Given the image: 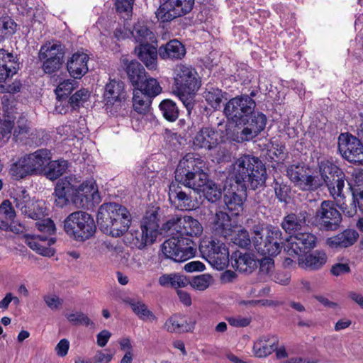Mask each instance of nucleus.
<instances>
[{"label": "nucleus", "instance_id": "obj_32", "mask_svg": "<svg viewBox=\"0 0 363 363\" xmlns=\"http://www.w3.org/2000/svg\"><path fill=\"white\" fill-rule=\"evenodd\" d=\"M278 337L274 335H264L257 340L253 345L252 353L259 358L266 357L272 354L278 345Z\"/></svg>", "mask_w": 363, "mask_h": 363}, {"label": "nucleus", "instance_id": "obj_20", "mask_svg": "<svg viewBox=\"0 0 363 363\" xmlns=\"http://www.w3.org/2000/svg\"><path fill=\"white\" fill-rule=\"evenodd\" d=\"M338 149L342 156L349 162L363 165V145L357 138L347 133L340 134Z\"/></svg>", "mask_w": 363, "mask_h": 363}, {"label": "nucleus", "instance_id": "obj_30", "mask_svg": "<svg viewBox=\"0 0 363 363\" xmlns=\"http://www.w3.org/2000/svg\"><path fill=\"white\" fill-rule=\"evenodd\" d=\"M327 255L323 251L316 250L310 254H303L300 257L293 259L298 265L305 269L316 270L321 268L327 262Z\"/></svg>", "mask_w": 363, "mask_h": 363}, {"label": "nucleus", "instance_id": "obj_60", "mask_svg": "<svg viewBox=\"0 0 363 363\" xmlns=\"http://www.w3.org/2000/svg\"><path fill=\"white\" fill-rule=\"evenodd\" d=\"M274 191L277 197L281 202H286L290 191L289 187L284 184L275 183Z\"/></svg>", "mask_w": 363, "mask_h": 363}, {"label": "nucleus", "instance_id": "obj_3", "mask_svg": "<svg viewBox=\"0 0 363 363\" xmlns=\"http://www.w3.org/2000/svg\"><path fill=\"white\" fill-rule=\"evenodd\" d=\"M96 220L102 232L117 238L128 230L131 216L125 207L116 203H106L99 207Z\"/></svg>", "mask_w": 363, "mask_h": 363}, {"label": "nucleus", "instance_id": "obj_26", "mask_svg": "<svg viewBox=\"0 0 363 363\" xmlns=\"http://www.w3.org/2000/svg\"><path fill=\"white\" fill-rule=\"evenodd\" d=\"M169 199L172 205L181 211H191L199 206V203L196 199H192L174 184L169 186Z\"/></svg>", "mask_w": 363, "mask_h": 363}, {"label": "nucleus", "instance_id": "obj_14", "mask_svg": "<svg viewBox=\"0 0 363 363\" xmlns=\"http://www.w3.org/2000/svg\"><path fill=\"white\" fill-rule=\"evenodd\" d=\"M255 108V101L247 95H242L229 100L225 104L224 113L229 120L241 124L245 122L248 115L252 113Z\"/></svg>", "mask_w": 363, "mask_h": 363}, {"label": "nucleus", "instance_id": "obj_39", "mask_svg": "<svg viewBox=\"0 0 363 363\" xmlns=\"http://www.w3.org/2000/svg\"><path fill=\"white\" fill-rule=\"evenodd\" d=\"M163 329L171 333H182L191 331L193 327L182 315L174 314L166 320Z\"/></svg>", "mask_w": 363, "mask_h": 363}, {"label": "nucleus", "instance_id": "obj_6", "mask_svg": "<svg viewBox=\"0 0 363 363\" xmlns=\"http://www.w3.org/2000/svg\"><path fill=\"white\" fill-rule=\"evenodd\" d=\"M252 242L256 250L268 256H276L284 247L282 242V233L277 228L273 226L263 227L255 225L252 230Z\"/></svg>", "mask_w": 363, "mask_h": 363}, {"label": "nucleus", "instance_id": "obj_42", "mask_svg": "<svg viewBox=\"0 0 363 363\" xmlns=\"http://www.w3.org/2000/svg\"><path fill=\"white\" fill-rule=\"evenodd\" d=\"M126 72L134 88L139 86L146 77L144 67L137 61H131L128 63L126 67Z\"/></svg>", "mask_w": 363, "mask_h": 363}, {"label": "nucleus", "instance_id": "obj_19", "mask_svg": "<svg viewBox=\"0 0 363 363\" xmlns=\"http://www.w3.org/2000/svg\"><path fill=\"white\" fill-rule=\"evenodd\" d=\"M341 220L340 213L330 201H323L315 215L316 225L327 230H336Z\"/></svg>", "mask_w": 363, "mask_h": 363}, {"label": "nucleus", "instance_id": "obj_45", "mask_svg": "<svg viewBox=\"0 0 363 363\" xmlns=\"http://www.w3.org/2000/svg\"><path fill=\"white\" fill-rule=\"evenodd\" d=\"M10 174L15 179H21L28 175H33L25 156L19 158L10 168Z\"/></svg>", "mask_w": 363, "mask_h": 363}, {"label": "nucleus", "instance_id": "obj_41", "mask_svg": "<svg viewBox=\"0 0 363 363\" xmlns=\"http://www.w3.org/2000/svg\"><path fill=\"white\" fill-rule=\"evenodd\" d=\"M224 202L233 215L238 216L242 211L243 197L233 189H224Z\"/></svg>", "mask_w": 363, "mask_h": 363}, {"label": "nucleus", "instance_id": "obj_37", "mask_svg": "<svg viewBox=\"0 0 363 363\" xmlns=\"http://www.w3.org/2000/svg\"><path fill=\"white\" fill-rule=\"evenodd\" d=\"M201 184L200 186L191 188L198 192H202L204 197L212 203L216 202L221 198V187L214 182L208 179L207 174H206V179Z\"/></svg>", "mask_w": 363, "mask_h": 363}, {"label": "nucleus", "instance_id": "obj_35", "mask_svg": "<svg viewBox=\"0 0 363 363\" xmlns=\"http://www.w3.org/2000/svg\"><path fill=\"white\" fill-rule=\"evenodd\" d=\"M131 36L135 42L139 44L138 46L157 43L155 34L143 21H138L135 24L131 30Z\"/></svg>", "mask_w": 363, "mask_h": 363}, {"label": "nucleus", "instance_id": "obj_28", "mask_svg": "<svg viewBox=\"0 0 363 363\" xmlns=\"http://www.w3.org/2000/svg\"><path fill=\"white\" fill-rule=\"evenodd\" d=\"M237 225L236 222L230 218L226 213L219 211L214 217L211 228L216 234L226 239L232 235V232Z\"/></svg>", "mask_w": 363, "mask_h": 363}, {"label": "nucleus", "instance_id": "obj_18", "mask_svg": "<svg viewBox=\"0 0 363 363\" xmlns=\"http://www.w3.org/2000/svg\"><path fill=\"white\" fill-rule=\"evenodd\" d=\"M286 174L289 179L301 190H315L322 186L320 179L312 176L309 169L303 164L289 166Z\"/></svg>", "mask_w": 363, "mask_h": 363}, {"label": "nucleus", "instance_id": "obj_52", "mask_svg": "<svg viewBox=\"0 0 363 363\" xmlns=\"http://www.w3.org/2000/svg\"><path fill=\"white\" fill-rule=\"evenodd\" d=\"M77 82L74 79L64 80L55 89L57 98L60 101L67 97L77 86Z\"/></svg>", "mask_w": 363, "mask_h": 363}, {"label": "nucleus", "instance_id": "obj_15", "mask_svg": "<svg viewBox=\"0 0 363 363\" xmlns=\"http://www.w3.org/2000/svg\"><path fill=\"white\" fill-rule=\"evenodd\" d=\"M16 207L22 214L32 219L39 218L43 215L46 208L43 201H34L23 187H17L12 193Z\"/></svg>", "mask_w": 363, "mask_h": 363}, {"label": "nucleus", "instance_id": "obj_24", "mask_svg": "<svg viewBox=\"0 0 363 363\" xmlns=\"http://www.w3.org/2000/svg\"><path fill=\"white\" fill-rule=\"evenodd\" d=\"M25 157L33 175H45L48 164L52 159V153L47 149H40Z\"/></svg>", "mask_w": 363, "mask_h": 363}, {"label": "nucleus", "instance_id": "obj_57", "mask_svg": "<svg viewBox=\"0 0 363 363\" xmlns=\"http://www.w3.org/2000/svg\"><path fill=\"white\" fill-rule=\"evenodd\" d=\"M18 69V62L10 61L8 67L0 65V82H4L6 79L13 77Z\"/></svg>", "mask_w": 363, "mask_h": 363}, {"label": "nucleus", "instance_id": "obj_55", "mask_svg": "<svg viewBox=\"0 0 363 363\" xmlns=\"http://www.w3.org/2000/svg\"><path fill=\"white\" fill-rule=\"evenodd\" d=\"M43 299L46 306L52 311L59 310L63 303V299L53 293L45 294Z\"/></svg>", "mask_w": 363, "mask_h": 363}, {"label": "nucleus", "instance_id": "obj_25", "mask_svg": "<svg viewBox=\"0 0 363 363\" xmlns=\"http://www.w3.org/2000/svg\"><path fill=\"white\" fill-rule=\"evenodd\" d=\"M359 234L353 229H346L335 235L328 238L326 245L333 250H341L353 245L358 240Z\"/></svg>", "mask_w": 363, "mask_h": 363}, {"label": "nucleus", "instance_id": "obj_62", "mask_svg": "<svg viewBox=\"0 0 363 363\" xmlns=\"http://www.w3.org/2000/svg\"><path fill=\"white\" fill-rule=\"evenodd\" d=\"M0 213L4 214L6 218L12 220L16 216L11 203L9 200L4 201L0 206Z\"/></svg>", "mask_w": 363, "mask_h": 363}, {"label": "nucleus", "instance_id": "obj_1", "mask_svg": "<svg viewBox=\"0 0 363 363\" xmlns=\"http://www.w3.org/2000/svg\"><path fill=\"white\" fill-rule=\"evenodd\" d=\"M55 203L62 208L72 201L77 207H84L90 202L100 201L99 190L94 179L81 182L75 175L66 177L56 184L55 188Z\"/></svg>", "mask_w": 363, "mask_h": 363}, {"label": "nucleus", "instance_id": "obj_9", "mask_svg": "<svg viewBox=\"0 0 363 363\" xmlns=\"http://www.w3.org/2000/svg\"><path fill=\"white\" fill-rule=\"evenodd\" d=\"M318 169L321 177L320 181L322 184H326L331 196L334 199L341 198L345 186L342 171L332 161L325 158L318 162Z\"/></svg>", "mask_w": 363, "mask_h": 363}, {"label": "nucleus", "instance_id": "obj_56", "mask_svg": "<svg viewBox=\"0 0 363 363\" xmlns=\"http://www.w3.org/2000/svg\"><path fill=\"white\" fill-rule=\"evenodd\" d=\"M134 1L135 0H116L115 6L117 12L123 17L130 16L132 14Z\"/></svg>", "mask_w": 363, "mask_h": 363}, {"label": "nucleus", "instance_id": "obj_17", "mask_svg": "<svg viewBox=\"0 0 363 363\" xmlns=\"http://www.w3.org/2000/svg\"><path fill=\"white\" fill-rule=\"evenodd\" d=\"M194 4L195 0H166L160 6L155 14L159 21L169 22L190 13Z\"/></svg>", "mask_w": 363, "mask_h": 363}, {"label": "nucleus", "instance_id": "obj_48", "mask_svg": "<svg viewBox=\"0 0 363 363\" xmlns=\"http://www.w3.org/2000/svg\"><path fill=\"white\" fill-rule=\"evenodd\" d=\"M136 88L141 89V91H143V93L150 97H155L162 91V87L158 81L152 77H145L143 82H141Z\"/></svg>", "mask_w": 363, "mask_h": 363}, {"label": "nucleus", "instance_id": "obj_4", "mask_svg": "<svg viewBox=\"0 0 363 363\" xmlns=\"http://www.w3.org/2000/svg\"><path fill=\"white\" fill-rule=\"evenodd\" d=\"M173 79L174 93L188 108L192 96L201 86L197 72L191 66L178 64L173 69Z\"/></svg>", "mask_w": 363, "mask_h": 363}, {"label": "nucleus", "instance_id": "obj_63", "mask_svg": "<svg viewBox=\"0 0 363 363\" xmlns=\"http://www.w3.org/2000/svg\"><path fill=\"white\" fill-rule=\"evenodd\" d=\"M69 349V342L68 340L64 338L60 340L55 347V351L57 356L60 357H65Z\"/></svg>", "mask_w": 363, "mask_h": 363}, {"label": "nucleus", "instance_id": "obj_34", "mask_svg": "<svg viewBox=\"0 0 363 363\" xmlns=\"http://www.w3.org/2000/svg\"><path fill=\"white\" fill-rule=\"evenodd\" d=\"M348 184L352 193L353 202L363 213V169L354 170L352 179Z\"/></svg>", "mask_w": 363, "mask_h": 363}, {"label": "nucleus", "instance_id": "obj_21", "mask_svg": "<svg viewBox=\"0 0 363 363\" xmlns=\"http://www.w3.org/2000/svg\"><path fill=\"white\" fill-rule=\"evenodd\" d=\"M224 133L211 126H203L192 135V145L194 149L211 150L223 140Z\"/></svg>", "mask_w": 363, "mask_h": 363}, {"label": "nucleus", "instance_id": "obj_8", "mask_svg": "<svg viewBox=\"0 0 363 363\" xmlns=\"http://www.w3.org/2000/svg\"><path fill=\"white\" fill-rule=\"evenodd\" d=\"M199 251L202 257L217 270H223L229 264V250L223 242L217 239L202 240Z\"/></svg>", "mask_w": 363, "mask_h": 363}, {"label": "nucleus", "instance_id": "obj_43", "mask_svg": "<svg viewBox=\"0 0 363 363\" xmlns=\"http://www.w3.org/2000/svg\"><path fill=\"white\" fill-rule=\"evenodd\" d=\"M150 96L143 93L141 89L134 88L133 97L134 110L139 114H146L150 109Z\"/></svg>", "mask_w": 363, "mask_h": 363}, {"label": "nucleus", "instance_id": "obj_59", "mask_svg": "<svg viewBox=\"0 0 363 363\" xmlns=\"http://www.w3.org/2000/svg\"><path fill=\"white\" fill-rule=\"evenodd\" d=\"M89 96V92L85 89L77 91L69 99V102L73 107L79 106L81 104L86 101Z\"/></svg>", "mask_w": 363, "mask_h": 363}, {"label": "nucleus", "instance_id": "obj_23", "mask_svg": "<svg viewBox=\"0 0 363 363\" xmlns=\"http://www.w3.org/2000/svg\"><path fill=\"white\" fill-rule=\"evenodd\" d=\"M24 238L25 242L28 246L40 255L51 257L55 253V249L52 247V245H53L56 241L54 238H48L39 235L28 234L25 235Z\"/></svg>", "mask_w": 363, "mask_h": 363}, {"label": "nucleus", "instance_id": "obj_33", "mask_svg": "<svg viewBox=\"0 0 363 363\" xmlns=\"http://www.w3.org/2000/svg\"><path fill=\"white\" fill-rule=\"evenodd\" d=\"M135 50L139 59L148 69H156L157 67V55L159 54L157 50V43L138 46Z\"/></svg>", "mask_w": 363, "mask_h": 363}, {"label": "nucleus", "instance_id": "obj_16", "mask_svg": "<svg viewBox=\"0 0 363 363\" xmlns=\"http://www.w3.org/2000/svg\"><path fill=\"white\" fill-rule=\"evenodd\" d=\"M167 231L177 232L180 236L199 237L203 233V226L191 216H174L168 220L163 227Z\"/></svg>", "mask_w": 363, "mask_h": 363}, {"label": "nucleus", "instance_id": "obj_10", "mask_svg": "<svg viewBox=\"0 0 363 363\" xmlns=\"http://www.w3.org/2000/svg\"><path fill=\"white\" fill-rule=\"evenodd\" d=\"M317 238L311 233H296L286 240L284 244V250L287 255L284 264L289 265L293 259L300 257L303 254L307 253L316 245Z\"/></svg>", "mask_w": 363, "mask_h": 363}, {"label": "nucleus", "instance_id": "obj_54", "mask_svg": "<svg viewBox=\"0 0 363 363\" xmlns=\"http://www.w3.org/2000/svg\"><path fill=\"white\" fill-rule=\"evenodd\" d=\"M45 211L43 215L39 218H37L35 225L40 232L46 233L49 235H52L55 233L56 228L54 222L49 218H43L45 216Z\"/></svg>", "mask_w": 363, "mask_h": 363}, {"label": "nucleus", "instance_id": "obj_13", "mask_svg": "<svg viewBox=\"0 0 363 363\" xmlns=\"http://www.w3.org/2000/svg\"><path fill=\"white\" fill-rule=\"evenodd\" d=\"M64 50L57 41H49L41 46L38 58L42 62V69L45 74L58 71L63 64Z\"/></svg>", "mask_w": 363, "mask_h": 363}, {"label": "nucleus", "instance_id": "obj_49", "mask_svg": "<svg viewBox=\"0 0 363 363\" xmlns=\"http://www.w3.org/2000/svg\"><path fill=\"white\" fill-rule=\"evenodd\" d=\"M203 97L212 108L216 109L220 107L223 95L220 89L209 87L203 93Z\"/></svg>", "mask_w": 363, "mask_h": 363}, {"label": "nucleus", "instance_id": "obj_38", "mask_svg": "<svg viewBox=\"0 0 363 363\" xmlns=\"http://www.w3.org/2000/svg\"><path fill=\"white\" fill-rule=\"evenodd\" d=\"M230 263L234 269L242 272H251L256 264L255 259L250 254L240 251L232 255Z\"/></svg>", "mask_w": 363, "mask_h": 363}, {"label": "nucleus", "instance_id": "obj_31", "mask_svg": "<svg viewBox=\"0 0 363 363\" xmlns=\"http://www.w3.org/2000/svg\"><path fill=\"white\" fill-rule=\"evenodd\" d=\"M308 218L306 211H299L295 213H291L286 215L282 222L281 227L286 233H296L306 225Z\"/></svg>", "mask_w": 363, "mask_h": 363}, {"label": "nucleus", "instance_id": "obj_50", "mask_svg": "<svg viewBox=\"0 0 363 363\" xmlns=\"http://www.w3.org/2000/svg\"><path fill=\"white\" fill-rule=\"evenodd\" d=\"M160 108L167 120L174 121L178 118L179 110L173 101L169 99L162 101L160 104Z\"/></svg>", "mask_w": 363, "mask_h": 363}, {"label": "nucleus", "instance_id": "obj_7", "mask_svg": "<svg viewBox=\"0 0 363 363\" xmlns=\"http://www.w3.org/2000/svg\"><path fill=\"white\" fill-rule=\"evenodd\" d=\"M96 224L93 217L88 213L78 211L70 213L64 221V230L77 241H85L96 232Z\"/></svg>", "mask_w": 363, "mask_h": 363}, {"label": "nucleus", "instance_id": "obj_27", "mask_svg": "<svg viewBox=\"0 0 363 363\" xmlns=\"http://www.w3.org/2000/svg\"><path fill=\"white\" fill-rule=\"evenodd\" d=\"M125 99L124 84L118 80H111L105 86L104 101L106 106L120 104Z\"/></svg>", "mask_w": 363, "mask_h": 363}, {"label": "nucleus", "instance_id": "obj_29", "mask_svg": "<svg viewBox=\"0 0 363 363\" xmlns=\"http://www.w3.org/2000/svg\"><path fill=\"white\" fill-rule=\"evenodd\" d=\"M89 55L82 52L74 53L68 60L67 67L69 74L74 79H80L88 72Z\"/></svg>", "mask_w": 363, "mask_h": 363}, {"label": "nucleus", "instance_id": "obj_61", "mask_svg": "<svg viewBox=\"0 0 363 363\" xmlns=\"http://www.w3.org/2000/svg\"><path fill=\"white\" fill-rule=\"evenodd\" d=\"M295 293L298 296H303L307 294H309L312 291L311 283L305 279H301L296 283L294 287Z\"/></svg>", "mask_w": 363, "mask_h": 363}, {"label": "nucleus", "instance_id": "obj_51", "mask_svg": "<svg viewBox=\"0 0 363 363\" xmlns=\"http://www.w3.org/2000/svg\"><path fill=\"white\" fill-rule=\"evenodd\" d=\"M213 282V277L209 274H203L194 277L189 280L190 286L196 290L204 291L207 289Z\"/></svg>", "mask_w": 363, "mask_h": 363}, {"label": "nucleus", "instance_id": "obj_58", "mask_svg": "<svg viewBox=\"0 0 363 363\" xmlns=\"http://www.w3.org/2000/svg\"><path fill=\"white\" fill-rule=\"evenodd\" d=\"M269 155L274 161L284 160L285 147L279 143H272V148L269 150Z\"/></svg>", "mask_w": 363, "mask_h": 363}, {"label": "nucleus", "instance_id": "obj_53", "mask_svg": "<svg viewBox=\"0 0 363 363\" xmlns=\"http://www.w3.org/2000/svg\"><path fill=\"white\" fill-rule=\"evenodd\" d=\"M67 320L74 325H80L94 328V323L82 312H75L67 315Z\"/></svg>", "mask_w": 363, "mask_h": 363}, {"label": "nucleus", "instance_id": "obj_11", "mask_svg": "<svg viewBox=\"0 0 363 363\" xmlns=\"http://www.w3.org/2000/svg\"><path fill=\"white\" fill-rule=\"evenodd\" d=\"M157 208L152 207L146 211L141 223V231H136L133 238L132 245L143 249L152 244L158 235Z\"/></svg>", "mask_w": 363, "mask_h": 363}, {"label": "nucleus", "instance_id": "obj_22", "mask_svg": "<svg viewBox=\"0 0 363 363\" xmlns=\"http://www.w3.org/2000/svg\"><path fill=\"white\" fill-rule=\"evenodd\" d=\"M246 126L241 130L237 137L238 142L250 140L261 133L266 126L267 117L262 113H254L247 123Z\"/></svg>", "mask_w": 363, "mask_h": 363}, {"label": "nucleus", "instance_id": "obj_44", "mask_svg": "<svg viewBox=\"0 0 363 363\" xmlns=\"http://www.w3.org/2000/svg\"><path fill=\"white\" fill-rule=\"evenodd\" d=\"M69 163L65 160H50L45 175L50 180H55L66 172Z\"/></svg>", "mask_w": 363, "mask_h": 363}, {"label": "nucleus", "instance_id": "obj_47", "mask_svg": "<svg viewBox=\"0 0 363 363\" xmlns=\"http://www.w3.org/2000/svg\"><path fill=\"white\" fill-rule=\"evenodd\" d=\"M226 240L233 242L241 247H247L250 244V238L248 232L238 225L233 229L232 235L228 237Z\"/></svg>", "mask_w": 363, "mask_h": 363}, {"label": "nucleus", "instance_id": "obj_12", "mask_svg": "<svg viewBox=\"0 0 363 363\" xmlns=\"http://www.w3.org/2000/svg\"><path fill=\"white\" fill-rule=\"evenodd\" d=\"M162 251L166 257L174 262H184L195 255L196 247L189 238L172 237L162 244Z\"/></svg>", "mask_w": 363, "mask_h": 363}, {"label": "nucleus", "instance_id": "obj_64", "mask_svg": "<svg viewBox=\"0 0 363 363\" xmlns=\"http://www.w3.org/2000/svg\"><path fill=\"white\" fill-rule=\"evenodd\" d=\"M14 126V120L13 118L10 116H7L5 118L0 126L1 133L3 137H6L9 135L13 128Z\"/></svg>", "mask_w": 363, "mask_h": 363}, {"label": "nucleus", "instance_id": "obj_5", "mask_svg": "<svg viewBox=\"0 0 363 363\" xmlns=\"http://www.w3.org/2000/svg\"><path fill=\"white\" fill-rule=\"evenodd\" d=\"M205 165V161L199 155L188 153L179 161L175 179L189 188L200 186L206 179Z\"/></svg>", "mask_w": 363, "mask_h": 363}, {"label": "nucleus", "instance_id": "obj_36", "mask_svg": "<svg viewBox=\"0 0 363 363\" xmlns=\"http://www.w3.org/2000/svg\"><path fill=\"white\" fill-rule=\"evenodd\" d=\"M159 55L162 59H182L186 54L184 46L177 40H172L158 50Z\"/></svg>", "mask_w": 363, "mask_h": 363}, {"label": "nucleus", "instance_id": "obj_2", "mask_svg": "<svg viewBox=\"0 0 363 363\" xmlns=\"http://www.w3.org/2000/svg\"><path fill=\"white\" fill-rule=\"evenodd\" d=\"M232 177L242 188L257 189L264 186L267 170L264 164L257 157L244 155L233 164Z\"/></svg>", "mask_w": 363, "mask_h": 363}, {"label": "nucleus", "instance_id": "obj_46", "mask_svg": "<svg viewBox=\"0 0 363 363\" xmlns=\"http://www.w3.org/2000/svg\"><path fill=\"white\" fill-rule=\"evenodd\" d=\"M134 313L143 320L153 321L157 319L155 314L148 309L146 304L140 301L129 300L127 301Z\"/></svg>", "mask_w": 363, "mask_h": 363}, {"label": "nucleus", "instance_id": "obj_40", "mask_svg": "<svg viewBox=\"0 0 363 363\" xmlns=\"http://www.w3.org/2000/svg\"><path fill=\"white\" fill-rule=\"evenodd\" d=\"M158 283L163 287L184 288L189 285V279L179 273L164 274L159 277Z\"/></svg>", "mask_w": 363, "mask_h": 363}]
</instances>
